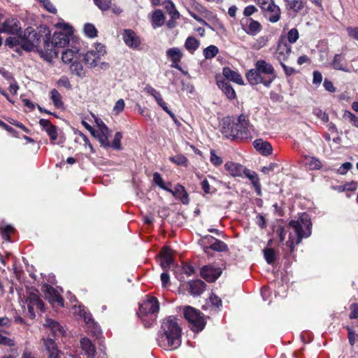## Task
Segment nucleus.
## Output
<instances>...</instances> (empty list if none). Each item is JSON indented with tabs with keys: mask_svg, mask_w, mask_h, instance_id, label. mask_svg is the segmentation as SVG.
<instances>
[{
	"mask_svg": "<svg viewBox=\"0 0 358 358\" xmlns=\"http://www.w3.org/2000/svg\"><path fill=\"white\" fill-rule=\"evenodd\" d=\"M181 329L174 316H169L162 322L157 338L158 344L165 350L176 349L181 343Z\"/></svg>",
	"mask_w": 358,
	"mask_h": 358,
	"instance_id": "nucleus-1",
	"label": "nucleus"
},
{
	"mask_svg": "<svg viewBox=\"0 0 358 358\" xmlns=\"http://www.w3.org/2000/svg\"><path fill=\"white\" fill-rule=\"evenodd\" d=\"M245 77L251 85H263L269 88L277 76L273 66L264 59L257 60L254 68L250 69Z\"/></svg>",
	"mask_w": 358,
	"mask_h": 358,
	"instance_id": "nucleus-2",
	"label": "nucleus"
},
{
	"mask_svg": "<svg viewBox=\"0 0 358 358\" xmlns=\"http://www.w3.org/2000/svg\"><path fill=\"white\" fill-rule=\"evenodd\" d=\"M289 225L294 229L296 238L294 239L290 234L286 245L292 252L295 244H299L303 238H308L311 234V222L308 215L303 213L297 220H291Z\"/></svg>",
	"mask_w": 358,
	"mask_h": 358,
	"instance_id": "nucleus-3",
	"label": "nucleus"
},
{
	"mask_svg": "<svg viewBox=\"0 0 358 358\" xmlns=\"http://www.w3.org/2000/svg\"><path fill=\"white\" fill-rule=\"evenodd\" d=\"M22 36L24 50L31 51L34 48H38L41 42H43L44 47L49 50L50 31L46 27H41L38 32L35 31L33 28L28 27L24 31Z\"/></svg>",
	"mask_w": 358,
	"mask_h": 358,
	"instance_id": "nucleus-4",
	"label": "nucleus"
},
{
	"mask_svg": "<svg viewBox=\"0 0 358 358\" xmlns=\"http://www.w3.org/2000/svg\"><path fill=\"white\" fill-rule=\"evenodd\" d=\"M159 306L155 297H150L139 306L138 315L145 327H150L155 320V314L159 311Z\"/></svg>",
	"mask_w": 358,
	"mask_h": 358,
	"instance_id": "nucleus-5",
	"label": "nucleus"
},
{
	"mask_svg": "<svg viewBox=\"0 0 358 358\" xmlns=\"http://www.w3.org/2000/svg\"><path fill=\"white\" fill-rule=\"evenodd\" d=\"M55 26L59 30L55 31L51 44L54 47L63 48L69 44L71 38H72L73 28L65 22H59Z\"/></svg>",
	"mask_w": 358,
	"mask_h": 358,
	"instance_id": "nucleus-6",
	"label": "nucleus"
},
{
	"mask_svg": "<svg viewBox=\"0 0 358 358\" xmlns=\"http://www.w3.org/2000/svg\"><path fill=\"white\" fill-rule=\"evenodd\" d=\"M261 9L264 17L270 22H278L281 17V10L274 0H257L256 3Z\"/></svg>",
	"mask_w": 358,
	"mask_h": 358,
	"instance_id": "nucleus-7",
	"label": "nucleus"
},
{
	"mask_svg": "<svg viewBox=\"0 0 358 358\" xmlns=\"http://www.w3.org/2000/svg\"><path fill=\"white\" fill-rule=\"evenodd\" d=\"M184 317L191 324V328L194 331H201L206 325L203 316L199 310L191 306H185L184 308Z\"/></svg>",
	"mask_w": 358,
	"mask_h": 358,
	"instance_id": "nucleus-8",
	"label": "nucleus"
},
{
	"mask_svg": "<svg viewBox=\"0 0 358 358\" xmlns=\"http://www.w3.org/2000/svg\"><path fill=\"white\" fill-rule=\"evenodd\" d=\"M94 48L88 50L82 57L90 68L96 67L101 57L106 53L105 46L101 43H96Z\"/></svg>",
	"mask_w": 358,
	"mask_h": 358,
	"instance_id": "nucleus-9",
	"label": "nucleus"
},
{
	"mask_svg": "<svg viewBox=\"0 0 358 358\" xmlns=\"http://www.w3.org/2000/svg\"><path fill=\"white\" fill-rule=\"evenodd\" d=\"M76 313L83 317L87 325V331L95 337L99 338L101 334V330L100 327L94 321L92 315L90 313H87L85 308L81 306L78 307V310H76Z\"/></svg>",
	"mask_w": 358,
	"mask_h": 358,
	"instance_id": "nucleus-10",
	"label": "nucleus"
},
{
	"mask_svg": "<svg viewBox=\"0 0 358 358\" xmlns=\"http://www.w3.org/2000/svg\"><path fill=\"white\" fill-rule=\"evenodd\" d=\"M235 127L238 133V138H250V131L252 129V126L250 124L246 115L241 114L238 118L235 120Z\"/></svg>",
	"mask_w": 358,
	"mask_h": 358,
	"instance_id": "nucleus-11",
	"label": "nucleus"
},
{
	"mask_svg": "<svg viewBox=\"0 0 358 358\" xmlns=\"http://www.w3.org/2000/svg\"><path fill=\"white\" fill-rule=\"evenodd\" d=\"M221 132L227 138H238V133L235 127V118L227 117L221 123Z\"/></svg>",
	"mask_w": 358,
	"mask_h": 358,
	"instance_id": "nucleus-12",
	"label": "nucleus"
},
{
	"mask_svg": "<svg viewBox=\"0 0 358 358\" xmlns=\"http://www.w3.org/2000/svg\"><path fill=\"white\" fill-rule=\"evenodd\" d=\"M26 303L27 305L29 316L31 318L35 317L36 310L43 311L44 309V303L36 294H31L27 299Z\"/></svg>",
	"mask_w": 358,
	"mask_h": 358,
	"instance_id": "nucleus-13",
	"label": "nucleus"
},
{
	"mask_svg": "<svg viewBox=\"0 0 358 358\" xmlns=\"http://www.w3.org/2000/svg\"><path fill=\"white\" fill-rule=\"evenodd\" d=\"M331 65L334 69L342 71L346 73L357 71L352 65L348 66L343 54H336L332 59Z\"/></svg>",
	"mask_w": 358,
	"mask_h": 358,
	"instance_id": "nucleus-14",
	"label": "nucleus"
},
{
	"mask_svg": "<svg viewBox=\"0 0 358 358\" xmlns=\"http://www.w3.org/2000/svg\"><path fill=\"white\" fill-rule=\"evenodd\" d=\"M221 273V268L213 265H207L201 269V276L208 282L215 281L220 276Z\"/></svg>",
	"mask_w": 358,
	"mask_h": 358,
	"instance_id": "nucleus-15",
	"label": "nucleus"
},
{
	"mask_svg": "<svg viewBox=\"0 0 358 358\" xmlns=\"http://www.w3.org/2000/svg\"><path fill=\"white\" fill-rule=\"evenodd\" d=\"M291 51V45L282 40H280L274 57L280 63H282L287 59Z\"/></svg>",
	"mask_w": 358,
	"mask_h": 358,
	"instance_id": "nucleus-16",
	"label": "nucleus"
},
{
	"mask_svg": "<svg viewBox=\"0 0 358 358\" xmlns=\"http://www.w3.org/2000/svg\"><path fill=\"white\" fill-rule=\"evenodd\" d=\"M39 124L46 131L48 135L50 136L52 143L60 144L63 143V141L59 140L56 141L57 139V128L56 126L52 124V123L45 119H41L39 120Z\"/></svg>",
	"mask_w": 358,
	"mask_h": 358,
	"instance_id": "nucleus-17",
	"label": "nucleus"
},
{
	"mask_svg": "<svg viewBox=\"0 0 358 358\" xmlns=\"http://www.w3.org/2000/svg\"><path fill=\"white\" fill-rule=\"evenodd\" d=\"M110 134V131L104 123L101 124L99 129H94V131H92V135L98 138L101 146L104 148L110 147L108 141Z\"/></svg>",
	"mask_w": 358,
	"mask_h": 358,
	"instance_id": "nucleus-18",
	"label": "nucleus"
},
{
	"mask_svg": "<svg viewBox=\"0 0 358 358\" xmlns=\"http://www.w3.org/2000/svg\"><path fill=\"white\" fill-rule=\"evenodd\" d=\"M241 26L244 31L250 36H255L262 30L261 24L252 18H247L241 21Z\"/></svg>",
	"mask_w": 358,
	"mask_h": 358,
	"instance_id": "nucleus-19",
	"label": "nucleus"
},
{
	"mask_svg": "<svg viewBox=\"0 0 358 358\" xmlns=\"http://www.w3.org/2000/svg\"><path fill=\"white\" fill-rule=\"evenodd\" d=\"M43 292L45 298L52 304L57 303L60 306H64V301L59 294L58 291L48 285L43 286Z\"/></svg>",
	"mask_w": 358,
	"mask_h": 358,
	"instance_id": "nucleus-20",
	"label": "nucleus"
},
{
	"mask_svg": "<svg viewBox=\"0 0 358 358\" xmlns=\"http://www.w3.org/2000/svg\"><path fill=\"white\" fill-rule=\"evenodd\" d=\"M182 56L183 54L178 48H171L166 50V57L171 61V66L179 71L182 70L179 63Z\"/></svg>",
	"mask_w": 358,
	"mask_h": 358,
	"instance_id": "nucleus-21",
	"label": "nucleus"
},
{
	"mask_svg": "<svg viewBox=\"0 0 358 358\" xmlns=\"http://www.w3.org/2000/svg\"><path fill=\"white\" fill-rule=\"evenodd\" d=\"M122 38L125 44L131 48H137L141 44L140 38L131 29H125L124 31Z\"/></svg>",
	"mask_w": 358,
	"mask_h": 358,
	"instance_id": "nucleus-22",
	"label": "nucleus"
},
{
	"mask_svg": "<svg viewBox=\"0 0 358 358\" xmlns=\"http://www.w3.org/2000/svg\"><path fill=\"white\" fill-rule=\"evenodd\" d=\"M80 348L87 358H95L96 350L95 345L90 338L83 337L80 340Z\"/></svg>",
	"mask_w": 358,
	"mask_h": 358,
	"instance_id": "nucleus-23",
	"label": "nucleus"
},
{
	"mask_svg": "<svg viewBox=\"0 0 358 358\" xmlns=\"http://www.w3.org/2000/svg\"><path fill=\"white\" fill-rule=\"evenodd\" d=\"M82 57L83 55L76 48L66 49L62 54V62L69 66L77 59H82Z\"/></svg>",
	"mask_w": 358,
	"mask_h": 358,
	"instance_id": "nucleus-24",
	"label": "nucleus"
},
{
	"mask_svg": "<svg viewBox=\"0 0 358 358\" xmlns=\"http://www.w3.org/2000/svg\"><path fill=\"white\" fill-rule=\"evenodd\" d=\"M20 29V22L17 19L8 18L3 23L1 31L8 34H18Z\"/></svg>",
	"mask_w": 358,
	"mask_h": 358,
	"instance_id": "nucleus-25",
	"label": "nucleus"
},
{
	"mask_svg": "<svg viewBox=\"0 0 358 358\" xmlns=\"http://www.w3.org/2000/svg\"><path fill=\"white\" fill-rule=\"evenodd\" d=\"M43 325L46 328L49 329L51 331L52 335L55 337L60 336H64L66 334L64 328L59 323L52 319H45Z\"/></svg>",
	"mask_w": 358,
	"mask_h": 358,
	"instance_id": "nucleus-26",
	"label": "nucleus"
},
{
	"mask_svg": "<svg viewBox=\"0 0 358 358\" xmlns=\"http://www.w3.org/2000/svg\"><path fill=\"white\" fill-rule=\"evenodd\" d=\"M43 345L48 352V358H59L60 351L58 350L55 341L47 338L43 339Z\"/></svg>",
	"mask_w": 358,
	"mask_h": 358,
	"instance_id": "nucleus-27",
	"label": "nucleus"
},
{
	"mask_svg": "<svg viewBox=\"0 0 358 358\" xmlns=\"http://www.w3.org/2000/svg\"><path fill=\"white\" fill-rule=\"evenodd\" d=\"M222 74L223 76L228 80L236 83L240 85H244V80L241 74L229 67L223 68Z\"/></svg>",
	"mask_w": 358,
	"mask_h": 358,
	"instance_id": "nucleus-28",
	"label": "nucleus"
},
{
	"mask_svg": "<svg viewBox=\"0 0 358 358\" xmlns=\"http://www.w3.org/2000/svg\"><path fill=\"white\" fill-rule=\"evenodd\" d=\"M144 91L145 92H147L148 94H150V96H152L155 101L157 102V103L163 109V110H166V108H167V104L164 101L163 98H162V94H160V92L159 91H157V90H155L154 87H152L151 85H147L145 88H144Z\"/></svg>",
	"mask_w": 358,
	"mask_h": 358,
	"instance_id": "nucleus-29",
	"label": "nucleus"
},
{
	"mask_svg": "<svg viewBox=\"0 0 358 358\" xmlns=\"http://www.w3.org/2000/svg\"><path fill=\"white\" fill-rule=\"evenodd\" d=\"M253 146L256 150L263 155H268L272 152L271 145L268 142L264 141L261 138L254 141Z\"/></svg>",
	"mask_w": 358,
	"mask_h": 358,
	"instance_id": "nucleus-30",
	"label": "nucleus"
},
{
	"mask_svg": "<svg viewBox=\"0 0 358 358\" xmlns=\"http://www.w3.org/2000/svg\"><path fill=\"white\" fill-rule=\"evenodd\" d=\"M226 170L234 177L242 176L244 173L245 168L237 163L228 162L225 164Z\"/></svg>",
	"mask_w": 358,
	"mask_h": 358,
	"instance_id": "nucleus-31",
	"label": "nucleus"
},
{
	"mask_svg": "<svg viewBox=\"0 0 358 358\" xmlns=\"http://www.w3.org/2000/svg\"><path fill=\"white\" fill-rule=\"evenodd\" d=\"M167 192L171 193L174 196L180 199L182 203L187 204L189 203L188 195L183 186L177 185L174 189H169Z\"/></svg>",
	"mask_w": 358,
	"mask_h": 358,
	"instance_id": "nucleus-32",
	"label": "nucleus"
},
{
	"mask_svg": "<svg viewBox=\"0 0 358 358\" xmlns=\"http://www.w3.org/2000/svg\"><path fill=\"white\" fill-rule=\"evenodd\" d=\"M217 85L229 99L236 97V92L233 87L225 80H217Z\"/></svg>",
	"mask_w": 358,
	"mask_h": 358,
	"instance_id": "nucleus-33",
	"label": "nucleus"
},
{
	"mask_svg": "<svg viewBox=\"0 0 358 358\" xmlns=\"http://www.w3.org/2000/svg\"><path fill=\"white\" fill-rule=\"evenodd\" d=\"M162 259H161V266L164 268H171L172 266H174V262L173 260V257L171 255V250L165 248L162 250Z\"/></svg>",
	"mask_w": 358,
	"mask_h": 358,
	"instance_id": "nucleus-34",
	"label": "nucleus"
},
{
	"mask_svg": "<svg viewBox=\"0 0 358 358\" xmlns=\"http://www.w3.org/2000/svg\"><path fill=\"white\" fill-rule=\"evenodd\" d=\"M206 284L201 280H195L189 282V292L193 296L200 295L204 290Z\"/></svg>",
	"mask_w": 358,
	"mask_h": 358,
	"instance_id": "nucleus-35",
	"label": "nucleus"
},
{
	"mask_svg": "<svg viewBox=\"0 0 358 358\" xmlns=\"http://www.w3.org/2000/svg\"><path fill=\"white\" fill-rule=\"evenodd\" d=\"M71 73L80 78H84L86 76V71L83 67L81 59H77L69 66Z\"/></svg>",
	"mask_w": 358,
	"mask_h": 358,
	"instance_id": "nucleus-36",
	"label": "nucleus"
},
{
	"mask_svg": "<svg viewBox=\"0 0 358 358\" xmlns=\"http://www.w3.org/2000/svg\"><path fill=\"white\" fill-rule=\"evenodd\" d=\"M206 238H207L210 243L209 248L217 252H224L227 250V245L223 241L210 236H206Z\"/></svg>",
	"mask_w": 358,
	"mask_h": 358,
	"instance_id": "nucleus-37",
	"label": "nucleus"
},
{
	"mask_svg": "<svg viewBox=\"0 0 358 358\" xmlns=\"http://www.w3.org/2000/svg\"><path fill=\"white\" fill-rule=\"evenodd\" d=\"M252 183L255 188L257 195H261V185L257 174L255 171H252L245 168L243 173Z\"/></svg>",
	"mask_w": 358,
	"mask_h": 358,
	"instance_id": "nucleus-38",
	"label": "nucleus"
},
{
	"mask_svg": "<svg viewBox=\"0 0 358 358\" xmlns=\"http://www.w3.org/2000/svg\"><path fill=\"white\" fill-rule=\"evenodd\" d=\"M165 17L163 12L159 10H155L151 17L152 26L154 29L160 27L164 24Z\"/></svg>",
	"mask_w": 358,
	"mask_h": 358,
	"instance_id": "nucleus-39",
	"label": "nucleus"
},
{
	"mask_svg": "<svg viewBox=\"0 0 358 358\" xmlns=\"http://www.w3.org/2000/svg\"><path fill=\"white\" fill-rule=\"evenodd\" d=\"M306 0H289L287 2V8L293 10L294 13L301 11L306 6Z\"/></svg>",
	"mask_w": 358,
	"mask_h": 358,
	"instance_id": "nucleus-40",
	"label": "nucleus"
},
{
	"mask_svg": "<svg viewBox=\"0 0 358 358\" xmlns=\"http://www.w3.org/2000/svg\"><path fill=\"white\" fill-rule=\"evenodd\" d=\"M164 6L168 13L171 15L172 20H175L180 17V13L176 10L174 3L171 1H166L164 2Z\"/></svg>",
	"mask_w": 358,
	"mask_h": 358,
	"instance_id": "nucleus-41",
	"label": "nucleus"
},
{
	"mask_svg": "<svg viewBox=\"0 0 358 358\" xmlns=\"http://www.w3.org/2000/svg\"><path fill=\"white\" fill-rule=\"evenodd\" d=\"M199 41L194 37H188L185 43V48L190 52L194 53L199 47Z\"/></svg>",
	"mask_w": 358,
	"mask_h": 358,
	"instance_id": "nucleus-42",
	"label": "nucleus"
},
{
	"mask_svg": "<svg viewBox=\"0 0 358 358\" xmlns=\"http://www.w3.org/2000/svg\"><path fill=\"white\" fill-rule=\"evenodd\" d=\"M5 43L10 48H14L15 46L20 45L23 48V36L21 35L17 36H10L6 38Z\"/></svg>",
	"mask_w": 358,
	"mask_h": 358,
	"instance_id": "nucleus-43",
	"label": "nucleus"
},
{
	"mask_svg": "<svg viewBox=\"0 0 358 358\" xmlns=\"http://www.w3.org/2000/svg\"><path fill=\"white\" fill-rule=\"evenodd\" d=\"M50 99L57 108H63L64 103L62 101V96L60 93L55 89L50 92Z\"/></svg>",
	"mask_w": 358,
	"mask_h": 358,
	"instance_id": "nucleus-44",
	"label": "nucleus"
},
{
	"mask_svg": "<svg viewBox=\"0 0 358 358\" xmlns=\"http://www.w3.org/2000/svg\"><path fill=\"white\" fill-rule=\"evenodd\" d=\"M305 163L310 170H318L322 166L320 161L313 157H306Z\"/></svg>",
	"mask_w": 358,
	"mask_h": 358,
	"instance_id": "nucleus-45",
	"label": "nucleus"
},
{
	"mask_svg": "<svg viewBox=\"0 0 358 358\" xmlns=\"http://www.w3.org/2000/svg\"><path fill=\"white\" fill-rule=\"evenodd\" d=\"M219 52V49L214 45H210L206 48L203 51V56L206 59H210L215 57Z\"/></svg>",
	"mask_w": 358,
	"mask_h": 358,
	"instance_id": "nucleus-46",
	"label": "nucleus"
},
{
	"mask_svg": "<svg viewBox=\"0 0 358 358\" xmlns=\"http://www.w3.org/2000/svg\"><path fill=\"white\" fill-rule=\"evenodd\" d=\"M343 117L348 120L352 126L358 128V117L349 110L343 112Z\"/></svg>",
	"mask_w": 358,
	"mask_h": 358,
	"instance_id": "nucleus-47",
	"label": "nucleus"
},
{
	"mask_svg": "<svg viewBox=\"0 0 358 358\" xmlns=\"http://www.w3.org/2000/svg\"><path fill=\"white\" fill-rule=\"evenodd\" d=\"M85 34L89 38H94L97 36V30L94 24L87 23L84 26Z\"/></svg>",
	"mask_w": 358,
	"mask_h": 358,
	"instance_id": "nucleus-48",
	"label": "nucleus"
},
{
	"mask_svg": "<svg viewBox=\"0 0 358 358\" xmlns=\"http://www.w3.org/2000/svg\"><path fill=\"white\" fill-rule=\"evenodd\" d=\"M264 256L266 262L268 264H273L275 260V252L272 248H266L264 250Z\"/></svg>",
	"mask_w": 358,
	"mask_h": 358,
	"instance_id": "nucleus-49",
	"label": "nucleus"
},
{
	"mask_svg": "<svg viewBox=\"0 0 358 358\" xmlns=\"http://www.w3.org/2000/svg\"><path fill=\"white\" fill-rule=\"evenodd\" d=\"M170 160L174 164L180 166H187V159L182 155H178L170 157Z\"/></svg>",
	"mask_w": 358,
	"mask_h": 358,
	"instance_id": "nucleus-50",
	"label": "nucleus"
},
{
	"mask_svg": "<svg viewBox=\"0 0 358 358\" xmlns=\"http://www.w3.org/2000/svg\"><path fill=\"white\" fill-rule=\"evenodd\" d=\"M122 138V133L120 131L116 132L115 134L113 141L112 143L110 144V146L115 150H120Z\"/></svg>",
	"mask_w": 358,
	"mask_h": 358,
	"instance_id": "nucleus-51",
	"label": "nucleus"
},
{
	"mask_svg": "<svg viewBox=\"0 0 358 358\" xmlns=\"http://www.w3.org/2000/svg\"><path fill=\"white\" fill-rule=\"evenodd\" d=\"M153 181L157 185H158L159 187L166 191H168V189H169L168 187L166 186L161 175L157 172H155L153 174Z\"/></svg>",
	"mask_w": 358,
	"mask_h": 358,
	"instance_id": "nucleus-52",
	"label": "nucleus"
},
{
	"mask_svg": "<svg viewBox=\"0 0 358 358\" xmlns=\"http://www.w3.org/2000/svg\"><path fill=\"white\" fill-rule=\"evenodd\" d=\"M125 107L124 101L122 99L117 100L113 108L114 115H117L122 113Z\"/></svg>",
	"mask_w": 358,
	"mask_h": 358,
	"instance_id": "nucleus-53",
	"label": "nucleus"
},
{
	"mask_svg": "<svg viewBox=\"0 0 358 358\" xmlns=\"http://www.w3.org/2000/svg\"><path fill=\"white\" fill-rule=\"evenodd\" d=\"M299 31L296 29L293 28L287 33V40L290 43H294L299 38Z\"/></svg>",
	"mask_w": 358,
	"mask_h": 358,
	"instance_id": "nucleus-54",
	"label": "nucleus"
},
{
	"mask_svg": "<svg viewBox=\"0 0 358 358\" xmlns=\"http://www.w3.org/2000/svg\"><path fill=\"white\" fill-rule=\"evenodd\" d=\"M313 114L324 122H327L329 121L328 114L320 108H315L313 110Z\"/></svg>",
	"mask_w": 358,
	"mask_h": 358,
	"instance_id": "nucleus-55",
	"label": "nucleus"
},
{
	"mask_svg": "<svg viewBox=\"0 0 358 358\" xmlns=\"http://www.w3.org/2000/svg\"><path fill=\"white\" fill-rule=\"evenodd\" d=\"M94 2L102 10H108L111 3L110 0H94Z\"/></svg>",
	"mask_w": 358,
	"mask_h": 358,
	"instance_id": "nucleus-56",
	"label": "nucleus"
},
{
	"mask_svg": "<svg viewBox=\"0 0 358 358\" xmlns=\"http://www.w3.org/2000/svg\"><path fill=\"white\" fill-rule=\"evenodd\" d=\"M210 162L215 166H220L222 163V159L220 157L217 156L215 150H210Z\"/></svg>",
	"mask_w": 358,
	"mask_h": 358,
	"instance_id": "nucleus-57",
	"label": "nucleus"
},
{
	"mask_svg": "<svg viewBox=\"0 0 358 358\" xmlns=\"http://www.w3.org/2000/svg\"><path fill=\"white\" fill-rule=\"evenodd\" d=\"M57 84L59 86L64 87L68 90H71L72 88L69 79L66 76L61 77L57 81Z\"/></svg>",
	"mask_w": 358,
	"mask_h": 358,
	"instance_id": "nucleus-58",
	"label": "nucleus"
},
{
	"mask_svg": "<svg viewBox=\"0 0 358 358\" xmlns=\"http://www.w3.org/2000/svg\"><path fill=\"white\" fill-rule=\"evenodd\" d=\"M348 339L350 344L352 346L354 345L357 342H358V334L351 329H348Z\"/></svg>",
	"mask_w": 358,
	"mask_h": 358,
	"instance_id": "nucleus-59",
	"label": "nucleus"
},
{
	"mask_svg": "<svg viewBox=\"0 0 358 358\" xmlns=\"http://www.w3.org/2000/svg\"><path fill=\"white\" fill-rule=\"evenodd\" d=\"M257 10H258L257 8L255 6L250 5V6H246L244 8L243 15L245 17H250L252 15H253L254 13H257Z\"/></svg>",
	"mask_w": 358,
	"mask_h": 358,
	"instance_id": "nucleus-60",
	"label": "nucleus"
},
{
	"mask_svg": "<svg viewBox=\"0 0 358 358\" xmlns=\"http://www.w3.org/2000/svg\"><path fill=\"white\" fill-rule=\"evenodd\" d=\"M352 165L350 162H345L343 163L338 169V173L341 175L345 174L351 168Z\"/></svg>",
	"mask_w": 358,
	"mask_h": 358,
	"instance_id": "nucleus-61",
	"label": "nucleus"
},
{
	"mask_svg": "<svg viewBox=\"0 0 358 358\" xmlns=\"http://www.w3.org/2000/svg\"><path fill=\"white\" fill-rule=\"evenodd\" d=\"M172 270L174 272V274L176 275V277L180 280V281H182L184 280V278L183 276L182 275V274L183 273L182 272V270L181 269L182 268V266H172Z\"/></svg>",
	"mask_w": 358,
	"mask_h": 358,
	"instance_id": "nucleus-62",
	"label": "nucleus"
},
{
	"mask_svg": "<svg viewBox=\"0 0 358 358\" xmlns=\"http://www.w3.org/2000/svg\"><path fill=\"white\" fill-rule=\"evenodd\" d=\"M350 319H356L358 317V304L357 303H352L350 306Z\"/></svg>",
	"mask_w": 358,
	"mask_h": 358,
	"instance_id": "nucleus-63",
	"label": "nucleus"
},
{
	"mask_svg": "<svg viewBox=\"0 0 358 358\" xmlns=\"http://www.w3.org/2000/svg\"><path fill=\"white\" fill-rule=\"evenodd\" d=\"M347 31L351 38L358 41V27H348Z\"/></svg>",
	"mask_w": 358,
	"mask_h": 358,
	"instance_id": "nucleus-64",
	"label": "nucleus"
}]
</instances>
